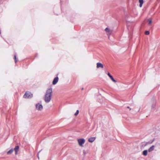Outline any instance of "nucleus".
Wrapping results in <instances>:
<instances>
[{"mask_svg": "<svg viewBox=\"0 0 160 160\" xmlns=\"http://www.w3.org/2000/svg\"><path fill=\"white\" fill-rule=\"evenodd\" d=\"M148 24L149 25H151L152 23V20L151 19H149L148 20Z\"/></svg>", "mask_w": 160, "mask_h": 160, "instance_id": "obj_10", "label": "nucleus"}, {"mask_svg": "<svg viewBox=\"0 0 160 160\" xmlns=\"http://www.w3.org/2000/svg\"><path fill=\"white\" fill-rule=\"evenodd\" d=\"M108 75L109 77L112 76V75L110 74V73L109 72H108Z\"/></svg>", "mask_w": 160, "mask_h": 160, "instance_id": "obj_19", "label": "nucleus"}, {"mask_svg": "<svg viewBox=\"0 0 160 160\" xmlns=\"http://www.w3.org/2000/svg\"><path fill=\"white\" fill-rule=\"evenodd\" d=\"M18 151H15V155H17L18 154Z\"/></svg>", "mask_w": 160, "mask_h": 160, "instance_id": "obj_20", "label": "nucleus"}, {"mask_svg": "<svg viewBox=\"0 0 160 160\" xmlns=\"http://www.w3.org/2000/svg\"><path fill=\"white\" fill-rule=\"evenodd\" d=\"M155 146L154 145L152 146L149 149V150H153L154 149Z\"/></svg>", "mask_w": 160, "mask_h": 160, "instance_id": "obj_15", "label": "nucleus"}, {"mask_svg": "<svg viewBox=\"0 0 160 160\" xmlns=\"http://www.w3.org/2000/svg\"><path fill=\"white\" fill-rule=\"evenodd\" d=\"M1 31L0 30V34L1 33Z\"/></svg>", "mask_w": 160, "mask_h": 160, "instance_id": "obj_22", "label": "nucleus"}, {"mask_svg": "<svg viewBox=\"0 0 160 160\" xmlns=\"http://www.w3.org/2000/svg\"><path fill=\"white\" fill-rule=\"evenodd\" d=\"M14 58L15 59V62H16L17 61V59L16 58V56H14Z\"/></svg>", "mask_w": 160, "mask_h": 160, "instance_id": "obj_18", "label": "nucleus"}, {"mask_svg": "<svg viewBox=\"0 0 160 160\" xmlns=\"http://www.w3.org/2000/svg\"><path fill=\"white\" fill-rule=\"evenodd\" d=\"M35 107L36 110L38 111H42L43 109V106L41 102L36 103Z\"/></svg>", "mask_w": 160, "mask_h": 160, "instance_id": "obj_2", "label": "nucleus"}, {"mask_svg": "<svg viewBox=\"0 0 160 160\" xmlns=\"http://www.w3.org/2000/svg\"><path fill=\"white\" fill-rule=\"evenodd\" d=\"M127 108H128L129 109V110H130L131 109V108H130L129 107H127Z\"/></svg>", "mask_w": 160, "mask_h": 160, "instance_id": "obj_21", "label": "nucleus"}, {"mask_svg": "<svg viewBox=\"0 0 160 160\" xmlns=\"http://www.w3.org/2000/svg\"><path fill=\"white\" fill-rule=\"evenodd\" d=\"M77 142L79 145L80 147H82L85 143V140L84 138H79L77 139Z\"/></svg>", "mask_w": 160, "mask_h": 160, "instance_id": "obj_3", "label": "nucleus"}, {"mask_svg": "<svg viewBox=\"0 0 160 160\" xmlns=\"http://www.w3.org/2000/svg\"><path fill=\"white\" fill-rule=\"evenodd\" d=\"M19 149V147L18 146H17L15 147L14 148V150H18Z\"/></svg>", "mask_w": 160, "mask_h": 160, "instance_id": "obj_16", "label": "nucleus"}, {"mask_svg": "<svg viewBox=\"0 0 160 160\" xmlns=\"http://www.w3.org/2000/svg\"><path fill=\"white\" fill-rule=\"evenodd\" d=\"M110 78V79L112 80V81H113L114 82H117V81L114 79V78H113L112 76H111Z\"/></svg>", "mask_w": 160, "mask_h": 160, "instance_id": "obj_11", "label": "nucleus"}, {"mask_svg": "<svg viewBox=\"0 0 160 160\" xmlns=\"http://www.w3.org/2000/svg\"><path fill=\"white\" fill-rule=\"evenodd\" d=\"M58 81V77H56L54 78L53 82H52V84L53 85L56 84Z\"/></svg>", "mask_w": 160, "mask_h": 160, "instance_id": "obj_8", "label": "nucleus"}, {"mask_svg": "<svg viewBox=\"0 0 160 160\" xmlns=\"http://www.w3.org/2000/svg\"><path fill=\"white\" fill-rule=\"evenodd\" d=\"M32 97V94L29 92H26L23 96V97L25 98H30Z\"/></svg>", "mask_w": 160, "mask_h": 160, "instance_id": "obj_4", "label": "nucleus"}, {"mask_svg": "<svg viewBox=\"0 0 160 160\" xmlns=\"http://www.w3.org/2000/svg\"><path fill=\"white\" fill-rule=\"evenodd\" d=\"M147 151H143L142 152V154L144 156H146L147 154Z\"/></svg>", "mask_w": 160, "mask_h": 160, "instance_id": "obj_13", "label": "nucleus"}, {"mask_svg": "<svg viewBox=\"0 0 160 160\" xmlns=\"http://www.w3.org/2000/svg\"><path fill=\"white\" fill-rule=\"evenodd\" d=\"M13 151H9L7 152V154L8 155L11 154L12 153Z\"/></svg>", "mask_w": 160, "mask_h": 160, "instance_id": "obj_14", "label": "nucleus"}, {"mask_svg": "<svg viewBox=\"0 0 160 160\" xmlns=\"http://www.w3.org/2000/svg\"><path fill=\"white\" fill-rule=\"evenodd\" d=\"M145 33L146 35H149V32L148 31H147L145 32Z\"/></svg>", "mask_w": 160, "mask_h": 160, "instance_id": "obj_17", "label": "nucleus"}, {"mask_svg": "<svg viewBox=\"0 0 160 160\" xmlns=\"http://www.w3.org/2000/svg\"><path fill=\"white\" fill-rule=\"evenodd\" d=\"M139 2L140 3V7H141L143 3V0H139Z\"/></svg>", "mask_w": 160, "mask_h": 160, "instance_id": "obj_9", "label": "nucleus"}, {"mask_svg": "<svg viewBox=\"0 0 160 160\" xmlns=\"http://www.w3.org/2000/svg\"><path fill=\"white\" fill-rule=\"evenodd\" d=\"M52 93V88H48L46 91L44 97V100L45 102L48 103L51 101Z\"/></svg>", "mask_w": 160, "mask_h": 160, "instance_id": "obj_1", "label": "nucleus"}, {"mask_svg": "<svg viewBox=\"0 0 160 160\" xmlns=\"http://www.w3.org/2000/svg\"><path fill=\"white\" fill-rule=\"evenodd\" d=\"M97 68H103V65L100 63V62H98L97 63Z\"/></svg>", "mask_w": 160, "mask_h": 160, "instance_id": "obj_7", "label": "nucleus"}, {"mask_svg": "<svg viewBox=\"0 0 160 160\" xmlns=\"http://www.w3.org/2000/svg\"><path fill=\"white\" fill-rule=\"evenodd\" d=\"M79 112V110H77L76 111V112L74 113V115L75 116H77L78 115V114Z\"/></svg>", "mask_w": 160, "mask_h": 160, "instance_id": "obj_12", "label": "nucleus"}, {"mask_svg": "<svg viewBox=\"0 0 160 160\" xmlns=\"http://www.w3.org/2000/svg\"><path fill=\"white\" fill-rule=\"evenodd\" d=\"M105 30L107 34L110 35L111 34L112 31L108 28H106Z\"/></svg>", "mask_w": 160, "mask_h": 160, "instance_id": "obj_6", "label": "nucleus"}, {"mask_svg": "<svg viewBox=\"0 0 160 160\" xmlns=\"http://www.w3.org/2000/svg\"><path fill=\"white\" fill-rule=\"evenodd\" d=\"M96 139L95 137H92L89 138L88 139V141L91 143L93 142Z\"/></svg>", "mask_w": 160, "mask_h": 160, "instance_id": "obj_5", "label": "nucleus"}]
</instances>
